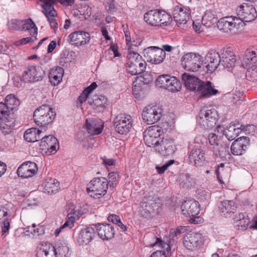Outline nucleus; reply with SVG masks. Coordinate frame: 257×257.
<instances>
[{"label": "nucleus", "mask_w": 257, "mask_h": 257, "mask_svg": "<svg viewBox=\"0 0 257 257\" xmlns=\"http://www.w3.org/2000/svg\"><path fill=\"white\" fill-rule=\"evenodd\" d=\"M56 113L52 108L45 104L35 110L33 118L35 123L43 130L44 132L46 130L47 125L53 122Z\"/></svg>", "instance_id": "1"}, {"label": "nucleus", "mask_w": 257, "mask_h": 257, "mask_svg": "<svg viewBox=\"0 0 257 257\" xmlns=\"http://www.w3.org/2000/svg\"><path fill=\"white\" fill-rule=\"evenodd\" d=\"M171 19L170 15L165 11L158 9L150 10L144 16V21L151 26H167Z\"/></svg>", "instance_id": "2"}, {"label": "nucleus", "mask_w": 257, "mask_h": 257, "mask_svg": "<svg viewBox=\"0 0 257 257\" xmlns=\"http://www.w3.org/2000/svg\"><path fill=\"white\" fill-rule=\"evenodd\" d=\"M128 61L126 63L127 72L133 75L142 73L146 69L147 63L138 53L129 48L127 55Z\"/></svg>", "instance_id": "3"}, {"label": "nucleus", "mask_w": 257, "mask_h": 257, "mask_svg": "<svg viewBox=\"0 0 257 257\" xmlns=\"http://www.w3.org/2000/svg\"><path fill=\"white\" fill-rule=\"evenodd\" d=\"M108 187V182L105 178H95L89 182L86 190L91 197L100 198L106 194Z\"/></svg>", "instance_id": "4"}, {"label": "nucleus", "mask_w": 257, "mask_h": 257, "mask_svg": "<svg viewBox=\"0 0 257 257\" xmlns=\"http://www.w3.org/2000/svg\"><path fill=\"white\" fill-rule=\"evenodd\" d=\"M244 61L249 67L245 73L246 79L257 82V50L247 49L245 52Z\"/></svg>", "instance_id": "5"}, {"label": "nucleus", "mask_w": 257, "mask_h": 257, "mask_svg": "<svg viewBox=\"0 0 257 257\" xmlns=\"http://www.w3.org/2000/svg\"><path fill=\"white\" fill-rule=\"evenodd\" d=\"M203 57L193 53H188L181 58V65L186 71L196 72L203 65Z\"/></svg>", "instance_id": "6"}, {"label": "nucleus", "mask_w": 257, "mask_h": 257, "mask_svg": "<svg viewBox=\"0 0 257 257\" xmlns=\"http://www.w3.org/2000/svg\"><path fill=\"white\" fill-rule=\"evenodd\" d=\"M143 54L148 62L155 65L162 63L166 56L164 50L157 46H150L145 48Z\"/></svg>", "instance_id": "7"}, {"label": "nucleus", "mask_w": 257, "mask_h": 257, "mask_svg": "<svg viewBox=\"0 0 257 257\" xmlns=\"http://www.w3.org/2000/svg\"><path fill=\"white\" fill-rule=\"evenodd\" d=\"M217 116V111L214 108L203 107L199 113V122L204 126L212 127L216 123Z\"/></svg>", "instance_id": "8"}, {"label": "nucleus", "mask_w": 257, "mask_h": 257, "mask_svg": "<svg viewBox=\"0 0 257 257\" xmlns=\"http://www.w3.org/2000/svg\"><path fill=\"white\" fill-rule=\"evenodd\" d=\"M113 123L116 132L121 135H125L132 127L133 119L130 115L120 114L115 117Z\"/></svg>", "instance_id": "9"}, {"label": "nucleus", "mask_w": 257, "mask_h": 257, "mask_svg": "<svg viewBox=\"0 0 257 257\" xmlns=\"http://www.w3.org/2000/svg\"><path fill=\"white\" fill-rule=\"evenodd\" d=\"M236 13L238 16L237 19L241 21V25H240L241 26H242L243 22H251L257 17L255 8L252 5L247 4H243L238 7Z\"/></svg>", "instance_id": "10"}, {"label": "nucleus", "mask_w": 257, "mask_h": 257, "mask_svg": "<svg viewBox=\"0 0 257 257\" xmlns=\"http://www.w3.org/2000/svg\"><path fill=\"white\" fill-rule=\"evenodd\" d=\"M44 71L40 67L31 65L26 68L24 70L21 80L24 82L31 83L42 80Z\"/></svg>", "instance_id": "11"}, {"label": "nucleus", "mask_w": 257, "mask_h": 257, "mask_svg": "<svg viewBox=\"0 0 257 257\" xmlns=\"http://www.w3.org/2000/svg\"><path fill=\"white\" fill-rule=\"evenodd\" d=\"M240 25L241 21L233 16L222 18L217 23L218 29L224 33L231 32L234 29H238Z\"/></svg>", "instance_id": "12"}, {"label": "nucleus", "mask_w": 257, "mask_h": 257, "mask_svg": "<svg viewBox=\"0 0 257 257\" xmlns=\"http://www.w3.org/2000/svg\"><path fill=\"white\" fill-rule=\"evenodd\" d=\"M161 127L158 125H153L149 127L144 132V140L149 147H153L159 144L161 140L160 135Z\"/></svg>", "instance_id": "13"}, {"label": "nucleus", "mask_w": 257, "mask_h": 257, "mask_svg": "<svg viewBox=\"0 0 257 257\" xmlns=\"http://www.w3.org/2000/svg\"><path fill=\"white\" fill-rule=\"evenodd\" d=\"M162 109L157 106L148 105L146 107L142 114L143 120L148 124L157 122L162 116Z\"/></svg>", "instance_id": "14"}, {"label": "nucleus", "mask_w": 257, "mask_h": 257, "mask_svg": "<svg viewBox=\"0 0 257 257\" xmlns=\"http://www.w3.org/2000/svg\"><path fill=\"white\" fill-rule=\"evenodd\" d=\"M95 234L96 225L87 227L79 231L76 241L80 245H87L93 239Z\"/></svg>", "instance_id": "15"}, {"label": "nucleus", "mask_w": 257, "mask_h": 257, "mask_svg": "<svg viewBox=\"0 0 257 257\" xmlns=\"http://www.w3.org/2000/svg\"><path fill=\"white\" fill-rule=\"evenodd\" d=\"M221 59L220 55L216 51L212 50L209 51L205 58L207 72L212 73L220 66Z\"/></svg>", "instance_id": "16"}, {"label": "nucleus", "mask_w": 257, "mask_h": 257, "mask_svg": "<svg viewBox=\"0 0 257 257\" xmlns=\"http://www.w3.org/2000/svg\"><path fill=\"white\" fill-rule=\"evenodd\" d=\"M249 139L247 137H241L236 139L230 147L233 155H241L245 153L249 146Z\"/></svg>", "instance_id": "17"}, {"label": "nucleus", "mask_w": 257, "mask_h": 257, "mask_svg": "<svg viewBox=\"0 0 257 257\" xmlns=\"http://www.w3.org/2000/svg\"><path fill=\"white\" fill-rule=\"evenodd\" d=\"M174 20L179 24H185L190 19V10L182 5L176 6L173 11Z\"/></svg>", "instance_id": "18"}, {"label": "nucleus", "mask_w": 257, "mask_h": 257, "mask_svg": "<svg viewBox=\"0 0 257 257\" xmlns=\"http://www.w3.org/2000/svg\"><path fill=\"white\" fill-rule=\"evenodd\" d=\"M43 4L42 5L43 8L42 13L47 18L51 28L54 30L57 29L58 24L55 17L57 16V12L53 7H50V3L46 2V0H39Z\"/></svg>", "instance_id": "19"}, {"label": "nucleus", "mask_w": 257, "mask_h": 257, "mask_svg": "<svg viewBox=\"0 0 257 257\" xmlns=\"http://www.w3.org/2000/svg\"><path fill=\"white\" fill-rule=\"evenodd\" d=\"M182 213L185 216H195L200 212L198 202L194 199H189L184 201L181 206Z\"/></svg>", "instance_id": "20"}, {"label": "nucleus", "mask_w": 257, "mask_h": 257, "mask_svg": "<svg viewBox=\"0 0 257 257\" xmlns=\"http://www.w3.org/2000/svg\"><path fill=\"white\" fill-rule=\"evenodd\" d=\"M37 170V165L35 163L27 162L19 167L17 173L19 177L28 178L32 177Z\"/></svg>", "instance_id": "21"}, {"label": "nucleus", "mask_w": 257, "mask_h": 257, "mask_svg": "<svg viewBox=\"0 0 257 257\" xmlns=\"http://www.w3.org/2000/svg\"><path fill=\"white\" fill-rule=\"evenodd\" d=\"M153 147L155 148L156 152L163 156H169L174 154L176 148L173 142L168 140H162L159 141Z\"/></svg>", "instance_id": "22"}, {"label": "nucleus", "mask_w": 257, "mask_h": 257, "mask_svg": "<svg viewBox=\"0 0 257 257\" xmlns=\"http://www.w3.org/2000/svg\"><path fill=\"white\" fill-rule=\"evenodd\" d=\"M68 41L71 44L84 45L89 42L90 35L83 31H76L72 33L68 36Z\"/></svg>", "instance_id": "23"}, {"label": "nucleus", "mask_w": 257, "mask_h": 257, "mask_svg": "<svg viewBox=\"0 0 257 257\" xmlns=\"http://www.w3.org/2000/svg\"><path fill=\"white\" fill-rule=\"evenodd\" d=\"M203 243V238L200 233L189 234L184 237V244L188 249L200 246Z\"/></svg>", "instance_id": "24"}, {"label": "nucleus", "mask_w": 257, "mask_h": 257, "mask_svg": "<svg viewBox=\"0 0 257 257\" xmlns=\"http://www.w3.org/2000/svg\"><path fill=\"white\" fill-rule=\"evenodd\" d=\"M96 231L99 237L103 240L112 238L115 233L113 227L107 223L98 224L97 227H96Z\"/></svg>", "instance_id": "25"}, {"label": "nucleus", "mask_w": 257, "mask_h": 257, "mask_svg": "<svg viewBox=\"0 0 257 257\" xmlns=\"http://www.w3.org/2000/svg\"><path fill=\"white\" fill-rule=\"evenodd\" d=\"M8 116H9L8 118H3V119L0 120V131L4 135L12 133L13 128L15 125L17 115L14 113H11Z\"/></svg>", "instance_id": "26"}, {"label": "nucleus", "mask_w": 257, "mask_h": 257, "mask_svg": "<svg viewBox=\"0 0 257 257\" xmlns=\"http://www.w3.org/2000/svg\"><path fill=\"white\" fill-rule=\"evenodd\" d=\"M181 78L186 87L191 91H197L202 81L198 77L186 73L182 75Z\"/></svg>", "instance_id": "27"}, {"label": "nucleus", "mask_w": 257, "mask_h": 257, "mask_svg": "<svg viewBox=\"0 0 257 257\" xmlns=\"http://www.w3.org/2000/svg\"><path fill=\"white\" fill-rule=\"evenodd\" d=\"M221 215L230 217L236 210V206L233 200H224L221 202L219 206Z\"/></svg>", "instance_id": "28"}, {"label": "nucleus", "mask_w": 257, "mask_h": 257, "mask_svg": "<svg viewBox=\"0 0 257 257\" xmlns=\"http://www.w3.org/2000/svg\"><path fill=\"white\" fill-rule=\"evenodd\" d=\"M170 241L164 242L162 239L156 238V241L155 243V245L161 246L163 248L162 250H156L153 252L150 257H167V253L171 251L172 245H170Z\"/></svg>", "instance_id": "29"}, {"label": "nucleus", "mask_w": 257, "mask_h": 257, "mask_svg": "<svg viewBox=\"0 0 257 257\" xmlns=\"http://www.w3.org/2000/svg\"><path fill=\"white\" fill-rule=\"evenodd\" d=\"M197 91L204 97H209L218 92V91L213 87L212 83L208 81H201Z\"/></svg>", "instance_id": "30"}, {"label": "nucleus", "mask_w": 257, "mask_h": 257, "mask_svg": "<svg viewBox=\"0 0 257 257\" xmlns=\"http://www.w3.org/2000/svg\"><path fill=\"white\" fill-rule=\"evenodd\" d=\"M205 153L199 148H194L189 155V160L196 166H201L205 161Z\"/></svg>", "instance_id": "31"}, {"label": "nucleus", "mask_w": 257, "mask_h": 257, "mask_svg": "<svg viewBox=\"0 0 257 257\" xmlns=\"http://www.w3.org/2000/svg\"><path fill=\"white\" fill-rule=\"evenodd\" d=\"M21 24V21L19 20H13L12 21V24L14 25L13 27L16 30H21L29 31L30 32L31 35L35 36L38 33V29L36 25L31 19H28L25 21V23L22 25V27L21 29L20 27H17V25H19Z\"/></svg>", "instance_id": "32"}, {"label": "nucleus", "mask_w": 257, "mask_h": 257, "mask_svg": "<svg viewBox=\"0 0 257 257\" xmlns=\"http://www.w3.org/2000/svg\"><path fill=\"white\" fill-rule=\"evenodd\" d=\"M43 191L45 194L52 195L59 189V182L55 179L49 178L42 183Z\"/></svg>", "instance_id": "33"}, {"label": "nucleus", "mask_w": 257, "mask_h": 257, "mask_svg": "<svg viewBox=\"0 0 257 257\" xmlns=\"http://www.w3.org/2000/svg\"><path fill=\"white\" fill-rule=\"evenodd\" d=\"M87 131L90 135H97L101 133L103 127L100 119H94L88 121L86 120Z\"/></svg>", "instance_id": "34"}, {"label": "nucleus", "mask_w": 257, "mask_h": 257, "mask_svg": "<svg viewBox=\"0 0 257 257\" xmlns=\"http://www.w3.org/2000/svg\"><path fill=\"white\" fill-rule=\"evenodd\" d=\"M42 132H43V130L42 128L39 130L32 127L28 129L24 133V139L26 141L30 143L42 140L43 137H41L40 134Z\"/></svg>", "instance_id": "35"}, {"label": "nucleus", "mask_w": 257, "mask_h": 257, "mask_svg": "<svg viewBox=\"0 0 257 257\" xmlns=\"http://www.w3.org/2000/svg\"><path fill=\"white\" fill-rule=\"evenodd\" d=\"M64 69L59 66L52 69L49 74L50 81L54 86L57 85L62 80Z\"/></svg>", "instance_id": "36"}, {"label": "nucleus", "mask_w": 257, "mask_h": 257, "mask_svg": "<svg viewBox=\"0 0 257 257\" xmlns=\"http://www.w3.org/2000/svg\"><path fill=\"white\" fill-rule=\"evenodd\" d=\"M222 55L220 66L229 69L235 66L236 58L231 52L226 51Z\"/></svg>", "instance_id": "37"}, {"label": "nucleus", "mask_w": 257, "mask_h": 257, "mask_svg": "<svg viewBox=\"0 0 257 257\" xmlns=\"http://www.w3.org/2000/svg\"><path fill=\"white\" fill-rule=\"evenodd\" d=\"M239 125V124H231L224 131V135L228 140H233L241 132V126Z\"/></svg>", "instance_id": "38"}, {"label": "nucleus", "mask_w": 257, "mask_h": 257, "mask_svg": "<svg viewBox=\"0 0 257 257\" xmlns=\"http://www.w3.org/2000/svg\"><path fill=\"white\" fill-rule=\"evenodd\" d=\"M20 103L19 100L14 94H11L6 97L4 104L6 105L7 109L11 110V112L16 114L15 112L17 110Z\"/></svg>", "instance_id": "39"}, {"label": "nucleus", "mask_w": 257, "mask_h": 257, "mask_svg": "<svg viewBox=\"0 0 257 257\" xmlns=\"http://www.w3.org/2000/svg\"><path fill=\"white\" fill-rule=\"evenodd\" d=\"M54 246L50 243L42 244L37 251V257H54Z\"/></svg>", "instance_id": "40"}, {"label": "nucleus", "mask_w": 257, "mask_h": 257, "mask_svg": "<svg viewBox=\"0 0 257 257\" xmlns=\"http://www.w3.org/2000/svg\"><path fill=\"white\" fill-rule=\"evenodd\" d=\"M42 142L46 143L47 146V149L50 151L51 153L56 152L59 148V143L57 139L53 136L49 135L44 136L42 138Z\"/></svg>", "instance_id": "41"}, {"label": "nucleus", "mask_w": 257, "mask_h": 257, "mask_svg": "<svg viewBox=\"0 0 257 257\" xmlns=\"http://www.w3.org/2000/svg\"><path fill=\"white\" fill-rule=\"evenodd\" d=\"M216 15L210 11H207L202 19V24L206 27H210L217 21Z\"/></svg>", "instance_id": "42"}, {"label": "nucleus", "mask_w": 257, "mask_h": 257, "mask_svg": "<svg viewBox=\"0 0 257 257\" xmlns=\"http://www.w3.org/2000/svg\"><path fill=\"white\" fill-rule=\"evenodd\" d=\"M168 83L165 89L173 92L180 91L182 87L180 81L174 76H172Z\"/></svg>", "instance_id": "43"}, {"label": "nucleus", "mask_w": 257, "mask_h": 257, "mask_svg": "<svg viewBox=\"0 0 257 257\" xmlns=\"http://www.w3.org/2000/svg\"><path fill=\"white\" fill-rule=\"evenodd\" d=\"M54 257H68L69 248L65 244L54 246Z\"/></svg>", "instance_id": "44"}, {"label": "nucleus", "mask_w": 257, "mask_h": 257, "mask_svg": "<svg viewBox=\"0 0 257 257\" xmlns=\"http://www.w3.org/2000/svg\"><path fill=\"white\" fill-rule=\"evenodd\" d=\"M180 187L184 189H188L193 185L194 182L190 176L187 174H180L179 178Z\"/></svg>", "instance_id": "45"}, {"label": "nucleus", "mask_w": 257, "mask_h": 257, "mask_svg": "<svg viewBox=\"0 0 257 257\" xmlns=\"http://www.w3.org/2000/svg\"><path fill=\"white\" fill-rule=\"evenodd\" d=\"M107 102V98L104 96L100 95L93 100L92 104L95 107L96 109L101 111L105 107Z\"/></svg>", "instance_id": "46"}, {"label": "nucleus", "mask_w": 257, "mask_h": 257, "mask_svg": "<svg viewBox=\"0 0 257 257\" xmlns=\"http://www.w3.org/2000/svg\"><path fill=\"white\" fill-rule=\"evenodd\" d=\"M171 77L172 76L167 74L160 75L156 79V85L160 87L165 88L168 84V82L170 81Z\"/></svg>", "instance_id": "47"}, {"label": "nucleus", "mask_w": 257, "mask_h": 257, "mask_svg": "<svg viewBox=\"0 0 257 257\" xmlns=\"http://www.w3.org/2000/svg\"><path fill=\"white\" fill-rule=\"evenodd\" d=\"M45 227L44 225L39 224L36 225L35 223L32 224L31 232L35 237L44 234Z\"/></svg>", "instance_id": "48"}, {"label": "nucleus", "mask_w": 257, "mask_h": 257, "mask_svg": "<svg viewBox=\"0 0 257 257\" xmlns=\"http://www.w3.org/2000/svg\"><path fill=\"white\" fill-rule=\"evenodd\" d=\"M245 214L240 213L238 214V216L234 218V222L237 223V225L238 226L246 227L248 224L249 220L248 219H245Z\"/></svg>", "instance_id": "49"}, {"label": "nucleus", "mask_w": 257, "mask_h": 257, "mask_svg": "<svg viewBox=\"0 0 257 257\" xmlns=\"http://www.w3.org/2000/svg\"><path fill=\"white\" fill-rule=\"evenodd\" d=\"M11 113L14 112H11V110L7 109L6 105H4L3 102H0V120L3 119V118H8L9 116L8 115Z\"/></svg>", "instance_id": "50"}, {"label": "nucleus", "mask_w": 257, "mask_h": 257, "mask_svg": "<svg viewBox=\"0 0 257 257\" xmlns=\"http://www.w3.org/2000/svg\"><path fill=\"white\" fill-rule=\"evenodd\" d=\"M187 230V227L185 226H180L176 228H172L170 230V235L172 237H174L182 233H184Z\"/></svg>", "instance_id": "51"}, {"label": "nucleus", "mask_w": 257, "mask_h": 257, "mask_svg": "<svg viewBox=\"0 0 257 257\" xmlns=\"http://www.w3.org/2000/svg\"><path fill=\"white\" fill-rule=\"evenodd\" d=\"M48 3H50V7H53V5L59 2L61 5L64 6H72L75 2V0H46Z\"/></svg>", "instance_id": "52"}, {"label": "nucleus", "mask_w": 257, "mask_h": 257, "mask_svg": "<svg viewBox=\"0 0 257 257\" xmlns=\"http://www.w3.org/2000/svg\"><path fill=\"white\" fill-rule=\"evenodd\" d=\"M174 160H170L167 162H166L164 165L161 167L157 165L156 167V169L159 174H163L165 172V171L168 169V168L171 166V165L174 163Z\"/></svg>", "instance_id": "53"}, {"label": "nucleus", "mask_w": 257, "mask_h": 257, "mask_svg": "<svg viewBox=\"0 0 257 257\" xmlns=\"http://www.w3.org/2000/svg\"><path fill=\"white\" fill-rule=\"evenodd\" d=\"M67 218L68 219L66 220L64 224L61 226L62 228L68 227L70 229L74 226L75 217L72 216L71 213H69L67 215Z\"/></svg>", "instance_id": "54"}, {"label": "nucleus", "mask_w": 257, "mask_h": 257, "mask_svg": "<svg viewBox=\"0 0 257 257\" xmlns=\"http://www.w3.org/2000/svg\"><path fill=\"white\" fill-rule=\"evenodd\" d=\"M118 176L116 173L112 172L108 174V184H109L110 188H113L116 185V176Z\"/></svg>", "instance_id": "55"}, {"label": "nucleus", "mask_w": 257, "mask_h": 257, "mask_svg": "<svg viewBox=\"0 0 257 257\" xmlns=\"http://www.w3.org/2000/svg\"><path fill=\"white\" fill-rule=\"evenodd\" d=\"M11 219L9 218V217H6V218H4V219L2 220V230L3 233H6L9 231L10 229V220Z\"/></svg>", "instance_id": "56"}, {"label": "nucleus", "mask_w": 257, "mask_h": 257, "mask_svg": "<svg viewBox=\"0 0 257 257\" xmlns=\"http://www.w3.org/2000/svg\"><path fill=\"white\" fill-rule=\"evenodd\" d=\"M240 126H241V131H243L245 134H251L256 131V127L253 124L240 125Z\"/></svg>", "instance_id": "57"}, {"label": "nucleus", "mask_w": 257, "mask_h": 257, "mask_svg": "<svg viewBox=\"0 0 257 257\" xmlns=\"http://www.w3.org/2000/svg\"><path fill=\"white\" fill-rule=\"evenodd\" d=\"M209 143L211 145H218L219 139L217 136L214 133H211L208 137Z\"/></svg>", "instance_id": "58"}, {"label": "nucleus", "mask_w": 257, "mask_h": 257, "mask_svg": "<svg viewBox=\"0 0 257 257\" xmlns=\"http://www.w3.org/2000/svg\"><path fill=\"white\" fill-rule=\"evenodd\" d=\"M36 39V37H26L21 39V40L17 41L15 44L17 46H21L24 44H26L29 42L34 41Z\"/></svg>", "instance_id": "59"}, {"label": "nucleus", "mask_w": 257, "mask_h": 257, "mask_svg": "<svg viewBox=\"0 0 257 257\" xmlns=\"http://www.w3.org/2000/svg\"><path fill=\"white\" fill-rule=\"evenodd\" d=\"M11 215L7 211V209L2 206H0V223H2L3 218L5 217H10Z\"/></svg>", "instance_id": "60"}, {"label": "nucleus", "mask_w": 257, "mask_h": 257, "mask_svg": "<svg viewBox=\"0 0 257 257\" xmlns=\"http://www.w3.org/2000/svg\"><path fill=\"white\" fill-rule=\"evenodd\" d=\"M229 154V147L226 145L221 146L219 150V155L220 157H225Z\"/></svg>", "instance_id": "61"}, {"label": "nucleus", "mask_w": 257, "mask_h": 257, "mask_svg": "<svg viewBox=\"0 0 257 257\" xmlns=\"http://www.w3.org/2000/svg\"><path fill=\"white\" fill-rule=\"evenodd\" d=\"M107 219L109 221L117 225L120 220V217L116 214H111L108 216Z\"/></svg>", "instance_id": "62"}, {"label": "nucleus", "mask_w": 257, "mask_h": 257, "mask_svg": "<svg viewBox=\"0 0 257 257\" xmlns=\"http://www.w3.org/2000/svg\"><path fill=\"white\" fill-rule=\"evenodd\" d=\"M97 86L96 82H92L90 85L84 89V91L89 95Z\"/></svg>", "instance_id": "63"}, {"label": "nucleus", "mask_w": 257, "mask_h": 257, "mask_svg": "<svg viewBox=\"0 0 257 257\" xmlns=\"http://www.w3.org/2000/svg\"><path fill=\"white\" fill-rule=\"evenodd\" d=\"M192 217L190 219L189 222L191 223L199 224L202 221V218L200 216H192Z\"/></svg>", "instance_id": "64"}]
</instances>
